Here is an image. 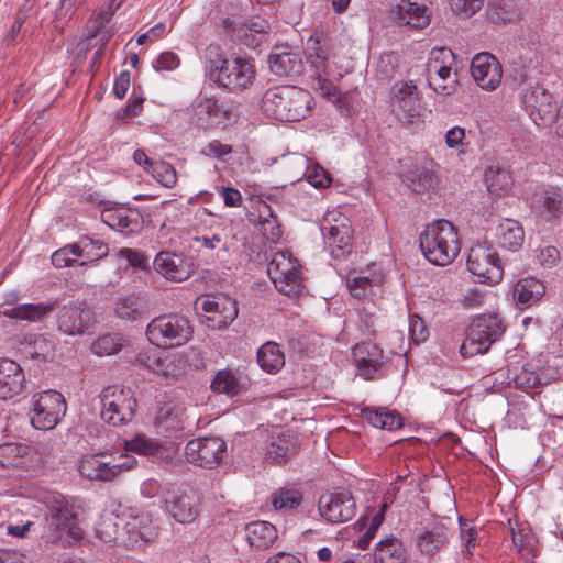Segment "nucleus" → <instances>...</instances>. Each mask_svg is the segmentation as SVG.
I'll return each instance as SVG.
<instances>
[{
    "instance_id": "3",
    "label": "nucleus",
    "mask_w": 563,
    "mask_h": 563,
    "mask_svg": "<svg viewBox=\"0 0 563 563\" xmlns=\"http://www.w3.org/2000/svg\"><path fill=\"white\" fill-rule=\"evenodd\" d=\"M261 108L275 120L297 122L310 115L313 97L308 90L296 86H277L265 91Z\"/></svg>"
},
{
    "instance_id": "49",
    "label": "nucleus",
    "mask_w": 563,
    "mask_h": 563,
    "mask_svg": "<svg viewBox=\"0 0 563 563\" xmlns=\"http://www.w3.org/2000/svg\"><path fill=\"white\" fill-rule=\"evenodd\" d=\"M211 389L214 393L234 397L241 391V384L231 371L221 369L212 379Z\"/></svg>"
},
{
    "instance_id": "27",
    "label": "nucleus",
    "mask_w": 563,
    "mask_h": 563,
    "mask_svg": "<svg viewBox=\"0 0 563 563\" xmlns=\"http://www.w3.org/2000/svg\"><path fill=\"white\" fill-rule=\"evenodd\" d=\"M269 69L279 77H296L301 75L303 64L300 55L289 51H275L268 57Z\"/></svg>"
},
{
    "instance_id": "29",
    "label": "nucleus",
    "mask_w": 563,
    "mask_h": 563,
    "mask_svg": "<svg viewBox=\"0 0 563 563\" xmlns=\"http://www.w3.org/2000/svg\"><path fill=\"white\" fill-rule=\"evenodd\" d=\"M22 353L38 363L51 362L55 357V342L43 334L30 335L23 343Z\"/></svg>"
},
{
    "instance_id": "61",
    "label": "nucleus",
    "mask_w": 563,
    "mask_h": 563,
    "mask_svg": "<svg viewBox=\"0 0 563 563\" xmlns=\"http://www.w3.org/2000/svg\"><path fill=\"white\" fill-rule=\"evenodd\" d=\"M485 0H450V7L454 14L462 18H471L484 5Z\"/></svg>"
},
{
    "instance_id": "9",
    "label": "nucleus",
    "mask_w": 563,
    "mask_h": 563,
    "mask_svg": "<svg viewBox=\"0 0 563 563\" xmlns=\"http://www.w3.org/2000/svg\"><path fill=\"white\" fill-rule=\"evenodd\" d=\"M267 274L276 289L286 296L299 295L303 289L301 266L288 252H277L267 266Z\"/></svg>"
},
{
    "instance_id": "6",
    "label": "nucleus",
    "mask_w": 563,
    "mask_h": 563,
    "mask_svg": "<svg viewBox=\"0 0 563 563\" xmlns=\"http://www.w3.org/2000/svg\"><path fill=\"white\" fill-rule=\"evenodd\" d=\"M505 325L498 314H483L475 318L467 330L460 353L463 357H471L488 351L490 345L500 339Z\"/></svg>"
},
{
    "instance_id": "1",
    "label": "nucleus",
    "mask_w": 563,
    "mask_h": 563,
    "mask_svg": "<svg viewBox=\"0 0 563 563\" xmlns=\"http://www.w3.org/2000/svg\"><path fill=\"white\" fill-rule=\"evenodd\" d=\"M46 532L45 538L51 543L70 544L82 538V530L78 526L81 507L77 500L66 498L58 493H47L43 497Z\"/></svg>"
},
{
    "instance_id": "26",
    "label": "nucleus",
    "mask_w": 563,
    "mask_h": 563,
    "mask_svg": "<svg viewBox=\"0 0 563 563\" xmlns=\"http://www.w3.org/2000/svg\"><path fill=\"white\" fill-rule=\"evenodd\" d=\"M89 321V311L78 306L63 307L57 316V327L67 335L82 334Z\"/></svg>"
},
{
    "instance_id": "63",
    "label": "nucleus",
    "mask_w": 563,
    "mask_h": 563,
    "mask_svg": "<svg viewBox=\"0 0 563 563\" xmlns=\"http://www.w3.org/2000/svg\"><path fill=\"white\" fill-rule=\"evenodd\" d=\"M508 528L514 547L518 552L522 551L528 544V540L530 538L529 529L514 519L508 520Z\"/></svg>"
},
{
    "instance_id": "21",
    "label": "nucleus",
    "mask_w": 563,
    "mask_h": 563,
    "mask_svg": "<svg viewBox=\"0 0 563 563\" xmlns=\"http://www.w3.org/2000/svg\"><path fill=\"white\" fill-rule=\"evenodd\" d=\"M25 388L26 378L21 365L10 358H0V399H12Z\"/></svg>"
},
{
    "instance_id": "16",
    "label": "nucleus",
    "mask_w": 563,
    "mask_h": 563,
    "mask_svg": "<svg viewBox=\"0 0 563 563\" xmlns=\"http://www.w3.org/2000/svg\"><path fill=\"white\" fill-rule=\"evenodd\" d=\"M318 510L328 522L342 523L355 516L356 504L350 492H332L319 498Z\"/></svg>"
},
{
    "instance_id": "48",
    "label": "nucleus",
    "mask_w": 563,
    "mask_h": 563,
    "mask_svg": "<svg viewBox=\"0 0 563 563\" xmlns=\"http://www.w3.org/2000/svg\"><path fill=\"white\" fill-rule=\"evenodd\" d=\"M257 223L267 242L276 243L282 238L280 225L268 205H264L263 209L260 210Z\"/></svg>"
},
{
    "instance_id": "46",
    "label": "nucleus",
    "mask_w": 563,
    "mask_h": 563,
    "mask_svg": "<svg viewBox=\"0 0 563 563\" xmlns=\"http://www.w3.org/2000/svg\"><path fill=\"white\" fill-rule=\"evenodd\" d=\"M487 16L495 24H506L517 19L518 10L510 0H495L488 7Z\"/></svg>"
},
{
    "instance_id": "7",
    "label": "nucleus",
    "mask_w": 563,
    "mask_h": 563,
    "mask_svg": "<svg viewBox=\"0 0 563 563\" xmlns=\"http://www.w3.org/2000/svg\"><path fill=\"white\" fill-rule=\"evenodd\" d=\"M101 419L113 427L125 426L135 416L136 399L130 388L108 386L100 394Z\"/></svg>"
},
{
    "instance_id": "57",
    "label": "nucleus",
    "mask_w": 563,
    "mask_h": 563,
    "mask_svg": "<svg viewBox=\"0 0 563 563\" xmlns=\"http://www.w3.org/2000/svg\"><path fill=\"white\" fill-rule=\"evenodd\" d=\"M200 107L205 110L209 118L214 119L217 123H223L224 121H229L231 119V110L224 107L223 103L214 98H206L200 103Z\"/></svg>"
},
{
    "instance_id": "5",
    "label": "nucleus",
    "mask_w": 563,
    "mask_h": 563,
    "mask_svg": "<svg viewBox=\"0 0 563 563\" xmlns=\"http://www.w3.org/2000/svg\"><path fill=\"white\" fill-rule=\"evenodd\" d=\"M194 336L191 321L180 313L155 317L146 327L148 342L161 349H175L187 344Z\"/></svg>"
},
{
    "instance_id": "14",
    "label": "nucleus",
    "mask_w": 563,
    "mask_h": 563,
    "mask_svg": "<svg viewBox=\"0 0 563 563\" xmlns=\"http://www.w3.org/2000/svg\"><path fill=\"white\" fill-rule=\"evenodd\" d=\"M227 451V443L216 437L190 440L185 446L186 460L197 466L213 468L220 464Z\"/></svg>"
},
{
    "instance_id": "18",
    "label": "nucleus",
    "mask_w": 563,
    "mask_h": 563,
    "mask_svg": "<svg viewBox=\"0 0 563 563\" xmlns=\"http://www.w3.org/2000/svg\"><path fill=\"white\" fill-rule=\"evenodd\" d=\"M453 534L443 521L429 522L416 530L415 545L421 555L433 558L446 547Z\"/></svg>"
},
{
    "instance_id": "2",
    "label": "nucleus",
    "mask_w": 563,
    "mask_h": 563,
    "mask_svg": "<svg viewBox=\"0 0 563 563\" xmlns=\"http://www.w3.org/2000/svg\"><path fill=\"white\" fill-rule=\"evenodd\" d=\"M210 62L209 78L230 92H240L251 86L255 79V66L247 57L224 58L220 46L209 45L205 53Z\"/></svg>"
},
{
    "instance_id": "15",
    "label": "nucleus",
    "mask_w": 563,
    "mask_h": 563,
    "mask_svg": "<svg viewBox=\"0 0 563 563\" xmlns=\"http://www.w3.org/2000/svg\"><path fill=\"white\" fill-rule=\"evenodd\" d=\"M135 459L125 456L121 463L106 461L104 455L84 456L78 465L80 474L89 481L109 482L114 479L121 472L131 470Z\"/></svg>"
},
{
    "instance_id": "41",
    "label": "nucleus",
    "mask_w": 563,
    "mask_h": 563,
    "mask_svg": "<svg viewBox=\"0 0 563 563\" xmlns=\"http://www.w3.org/2000/svg\"><path fill=\"white\" fill-rule=\"evenodd\" d=\"M454 58V54L450 48L441 47V48H433L431 51V55L429 58V62L427 64L428 71L435 73L437 77H433V79L441 80V81H449L452 80V73H451V66L446 65V63Z\"/></svg>"
},
{
    "instance_id": "58",
    "label": "nucleus",
    "mask_w": 563,
    "mask_h": 563,
    "mask_svg": "<svg viewBox=\"0 0 563 563\" xmlns=\"http://www.w3.org/2000/svg\"><path fill=\"white\" fill-rule=\"evenodd\" d=\"M358 328L365 336H373L376 332V307L374 305L363 306L360 311Z\"/></svg>"
},
{
    "instance_id": "11",
    "label": "nucleus",
    "mask_w": 563,
    "mask_h": 563,
    "mask_svg": "<svg viewBox=\"0 0 563 563\" xmlns=\"http://www.w3.org/2000/svg\"><path fill=\"white\" fill-rule=\"evenodd\" d=\"M467 269L478 277L479 283L498 284L504 269L498 253L487 244H476L471 247L467 256Z\"/></svg>"
},
{
    "instance_id": "22",
    "label": "nucleus",
    "mask_w": 563,
    "mask_h": 563,
    "mask_svg": "<svg viewBox=\"0 0 563 563\" xmlns=\"http://www.w3.org/2000/svg\"><path fill=\"white\" fill-rule=\"evenodd\" d=\"M194 241L203 250L216 251L217 257L221 258L234 245V235L228 225L218 223L195 236Z\"/></svg>"
},
{
    "instance_id": "25",
    "label": "nucleus",
    "mask_w": 563,
    "mask_h": 563,
    "mask_svg": "<svg viewBox=\"0 0 563 563\" xmlns=\"http://www.w3.org/2000/svg\"><path fill=\"white\" fill-rule=\"evenodd\" d=\"M536 208L543 220L559 224L563 216V191L554 187L544 190L536 199Z\"/></svg>"
},
{
    "instance_id": "44",
    "label": "nucleus",
    "mask_w": 563,
    "mask_h": 563,
    "mask_svg": "<svg viewBox=\"0 0 563 563\" xmlns=\"http://www.w3.org/2000/svg\"><path fill=\"white\" fill-rule=\"evenodd\" d=\"M76 244L78 247L77 256L85 257L87 260L79 263L81 266L87 265L88 263H97L109 253V247L106 243L88 236L80 239Z\"/></svg>"
},
{
    "instance_id": "19",
    "label": "nucleus",
    "mask_w": 563,
    "mask_h": 563,
    "mask_svg": "<svg viewBox=\"0 0 563 563\" xmlns=\"http://www.w3.org/2000/svg\"><path fill=\"white\" fill-rule=\"evenodd\" d=\"M471 74L477 85L487 91L495 90L500 85L503 78L500 63L493 54L486 52L473 57Z\"/></svg>"
},
{
    "instance_id": "17",
    "label": "nucleus",
    "mask_w": 563,
    "mask_h": 563,
    "mask_svg": "<svg viewBox=\"0 0 563 563\" xmlns=\"http://www.w3.org/2000/svg\"><path fill=\"white\" fill-rule=\"evenodd\" d=\"M324 242L333 249L332 253L339 257L352 249L353 231L350 220L341 214H329L321 227Z\"/></svg>"
},
{
    "instance_id": "12",
    "label": "nucleus",
    "mask_w": 563,
    "mask_h": 563,
    "mask_svg": "<svg viewBox=\"0 0 563 563\" xmlns=\"http://www.w3.org/2000/svg\"><path fill=\"white\" fill-rule=\"evenodd\" d=\"M521 101L525 110L539 128L551 126L555 119L556 104L545 88L539 84L527 86L521 91Z\"/></svg>"
},
{
    "instance_id": "39",
    "label": "nucleus",
    "mask_w": 563,
    "mask_h": 563,
    "mask_svg": "<svg viewBox=\"0 0 563 563\" xmlns=\"http://www.w3.org/2000/svg\"><path fill=\"white\" fill-rule=\"evenodd\" d=\"M485 184L489 194L506 196L514 186L510 172L499 166H489L485 172Z\"/></svg>"
},
{
    "instance_id": "24",
    "label": "nucleus",
    "mask_w": 563,
    "mask_h": 563,
    "mask_svg": "<svg viewBox=\"0 0 563 563\" xmlns=\"http://www.w3.org/2000/svg\"><path fill=\"white\" fill-rule=\"evenodd\" d=\"M155 271L174 282L186 280L191 273L190 264L181 255L168 251L159 252L153 262Z\"/></svg>"
},
{
    "instance_id": "36",
    "label": "nucleus",
    "mask_w": 563,
    "mask_h": 563,
    "mask_svg": "<svg viewBox=\"0 0 563 563\" xmlns=\"http://www.w3.org/2000/svg\"><path fill=\"white\" fill-rule=\"evenodd\" d=\"M362 416L375 428L393 431L402 427L401 417L395 410L384 407L365 408L362 410Z\"/></svg>"
},
{
    "instance_id": "4",
    "label": "nucleus",
    "mask_w": 563,
    "mask_h": 563,
    "mask_svg": "<svg viewBox=\"0 0 563 563\" xmlns=\"http://www.w3.org/2000/svg\"><path fill=\"white\" fill-rule=\"evenodd\" d=\"M420 249L424 257L434 265L445 266L460 253V241L455 227L446 220L428 225L420 235Z\"/></svg>"
},
{
    "instance_id": "28",
    "label": "nucleus",
    "mask_w": 563,
    "mask_h": 563,
    "mask_svg": "<svg viewBox=\"0 0 563 563\" xmlns=\"http://www.w3.org/2000/svg\"><path fill=\"white\" fill-rule=\"evenodd\" d=\"M497 244L508 251H518L525 241L522 225L512 219H504L495 230Z\"/></svg>"
},
{
    "instance_id": "52",
    "label": "nucleus",
    "mask_w": 563,
    "mask_h": 563,
    "mask_svg": "<svg viewBox=\"0 0 563 563\" xmlns=\"http://www.w3.org/2000/svg\"><path fill=\"white\" fill-rule=\"evenodd\" d=\"M164 357L158 356V354L154 351H147L140 353L136 356V362L150 369L153 373L162 374L165 377H176L179 375V371L177 369H167V367H164L163 365Z\"/></svg>"
},
{
    "instance_id": "60",
    "label": "nucleus",
    "mask_w": 563,
    "mask_h": 563,
    "mask_svg": "<svg viewBox=\"0 0 563 563\" xmlns=\"http://www.w3.org/2000/svg\"><path fill=\"white\" fill-rule=\"evenodd\" d=\"M124 449L139 454L154 455L158 452V443L136 435L132 440L124 441Z\"/></svg>"
},
{
    "instance_id": "55",
    "label": "nucleus",
    "mask_w": 563,
    "mask_h": 563,
    "mask_svg": "<svg viewBox=\"0 0 563 563\" xmlns=\"http://www.w3.org/2000/svg\"><path fill=\"white\" fill-rule=\"evenodd\" d=\"M407 180L409 186L417 194H423L424 191L432 188L435 183L433 173L426 167L409 172L407 175Z\"/></svg>"
},
{
    "instance_id": "51",
    "label": "nucleus",
    "mask_w": 563,
    "mask_h": 563,
    "mask_svg": "<svg viewBox=\"0 0 563 563\" xmlns=\"http://www.w3.org/2000/svg\"><path fill=\"white\" fill-rule=\"evenodd\" d=\"M220 308L227 309L228 313L224 314L223 320H219L222 327L230 324L238 316L236 302L231 299L218 300L214 298H207L202 301L201 309L205 312L218 313Z\"/></svg>"
},
{
    "instance_id": "38",
    "label": "nucleus",
    "mask_w": 563,
    "mask_h": 563,
    "mask_svg": "<svg viewBox=\"0 0 563 563\" xmlns=\"http://www.w3.org/2000/svg\"><path fill=\"white\" fill-rule=\"evenodd\" d=\"M544 292L543 283L536 278L521 279L514 287V295L518 303L526 308L537 303Z\"/></svg>"
},
{
    "instance_id": "62",
    "label": "nucleus",
    "mask_w": 563,
    "mask_h": 563,
    "mask_svg": "<svg viewBox=\"0 0 563 563\" xmlns=\"http://www.w3.org/2000/svg\"><path fill=\"white\" fill-rule=\"evenodd\" d=\"M115 313L125 320H136L141 317V305L136 299L125 298L117 303Z\"/></svg>"
},
{
    "instance_id": "53",
    "label": "nucleus",
    "mask_w": 563,
    "mask_h": 563,
    "mask_svg": "<svg viewBox=\"0 0 563 563\" xmlns=\"http://www.w3.org/2000/svg\"><path fill=\"white\" fill-rule=\"evenodd\" d=\"M27 446L20 443L0 444V464L4 467H16L23 463Z\"/></svg>"
},
{
    "instance_id": "43",
    "label": "nucleus",
    "mask_w": 563,
    "mask_h": 563,
    "mask_svg": "<svg viewBox=\"0 0 563 563\" xmlns=\"http://www.w3.org/2000/svg\"><path fill=\"white\" fill-rule=\"evenodd\" d=\"M164 367L167 369H177L179 375L185 371V366L198 369L203 366V360L198 349L189 347L180 353H175L170 356H166L163 360Z\"/></svg>"
},
{
    "instance_id": "8",
    "label": "nucleus",
    "mask_w": 563,
    "mask_h": 563,
    "mask_svg": "<svg viewBox=\"0 0 563 563\" xmlns=\"http://www.w3.org/2000/svg\"><path fill=\"white\" fill-rule=\"evenodd\" d=\"M162 498L166 512L177 522L190 523L199 514V494L187 484H168L162 490Z\"/></svg>"
},
{
    "instance_id": "56",
    "label": "nucleus",
    "mask_w": 563,
    "mask_h": 563,
    "mask_svg": "<svg viewBox=\"0 0 563 563\" xmlns=\"http://www.w3.org/2000/svg\"><path fill=\"white\" fill-rule=\"evenodd\" d=\"M122 347V339L118 335H102L92 344V351L99 356L113 355Z\"/></svg>"
},
{
    "instance_id": "54",
    "label": "nucleus",
    "mask_w": 563,
    "mask_h": 563,
    "mask_svg": "<svg viewBox=\"0 0 563 563\" xmlns=\"http://www.w3.org/2000/svg\"><path fill=\"white\" fill-rule=\"evenodd\" d=\"M148 173L157 183L166 188H173L177 184L176 169L167 162L155 161Z\"/></svg>"
},
{
    "instance_id": "59",
    "label": "nucleus",
    "mask_w": 563,
    "mask_h": 563,
    "mask_svg": "<svg viewBox=\"0 0 563 563\" xmlns=\"http://www.w3.org/2000/svg\"><path fill=\"white\" fill-rule=\"evenodd\" d=\"M77 244H67L55 251L52 255V264L57 268H64L77 262Z\"/></svg>"
},
{
    "instance_id": "40",
    "label": "nucleus",
    "mask_w": 563,
    "mask_h": 563,
    "mask_svg": "<svg viewBox=\"0 0 563 563\" xmlns=\"http://www.w3.org/2000/svg\"><path fill=\"white\" fill-rule=\"evenodd\" d=\"M257 363L264 372L275 374L285 365L284 352L277 343L266 342L257 351Z\"/></svg>"
},
{
    "instance_id": "37",
    "label": "nucleus",
    "mask_w": 563,
    "mask_h": 563,
    "mask_svg": "<svg viewBox=\"0 0 563 563\" xmlns=\"http://www.w3.org/2000/svg\"><path fill=\"white\" fill-rule=\"evenodd\" d=\"M374 556V563H404L407 559L402 542L395 537L380 540Z\"/></svg>"
},
{
    "instance_id": "10",
    "label": "nucleus",
    "mask_w": 563,
    "mask_h": 563,
    "mask_svg": "<svg viewBox=\"0 0 563 563\" xmlns=\"http://www.w3.org/2000/svg\"><path fill=\"white\" fill-rule=\"evenodd\" d=\"M63 395L49 389L32 396L31 423L38 430L53 429L66 413Z\"/></svg>"
},
{
    "instance_id": "20",
    "label": "nucleus",
    "mask_w": 563,
    "mask_h": 563,
    "mask_svg": "<svg viewBox=\"0 0 563 563\" xmlns=\"http://www.w3.org/2000/svg\"><path fill=\"white\" fill-rule=\"evenodd\" d=\"M352 354L360 375L365 379L379 376L386 366L387 360L377 344L369 342L356 344Z\"/></svg>"
},
{
    "instance_id": "42",
    "label": "nucleus",
    "mask_w": 563,
    "mask_h": 563,
    "mask_svg": "<svg viewBox=\"0 0 563 563\" xmlns=\"http://www.w3.org/2000/svg\"><path fill=\"white\" fill-rule=\"evenodd\" d=\"M57 307V302H48V303H27L20 305L12 308L5 314L12 319L19 320H27L31 322H36L52 313Z\"/></svg>"
},
{
    "instance_id": "34",
    "label": "nucleus",
    "mask_w": 563,
    "mask_h": 563,
    "mask_svg": "<svg viewBox=\"0 0 563 563\" xmlns=\"http://www.w3.org/2000/svg\"><path fill=\"white\" fill-rule=\"evenodd\" d=\"M102 220L110 228L124 234L133 233L140 227L139 214L123 208L106 210L102 212Z\"/></svg>"
},
{
    "instance_id": "45",
    "label": "nucleus",
    "mask_w": 563,
    "mask_h": 563,
    "mask_svg": "<svg viewBox=\"0 0 563 563\" xmlns=\"http://www.w3.org/2000/svg\"><path fill=\"white\" fill-rule=\"evenodd\" d=\"M296 452V443L290 433H280L269 444L266 457L273 462H282Z\"/></svg>"
},
{
    "instance_id": "13",
    "label": "nucleus",
    "mask_w": 563,
    "mask_h": 563,
    "mask_svg": "<svg viewBox=\"0 0 563 563\" xmlns=\"http://www.w3.org/2000/svg\"><path fill=\"white\" fill-rule=\"evenodd\" d=\"M390 107L399 121L412 123L421 113V97L417 85L410 81H397L390 89Z\"/></svg>"
},
{
    "instance_id": "23",
    "label": "nucleus",
    "mask_w": 563,
    "mask_h": 563,
    "mask_svg": "<svg viewBox=\"0 0 563 563\" xmlns=\"http://www.w3.org/2000/svg\"><path fill=\"white\" fill-rule=\"evenodd\" d=\"M391 14L397 24L408 25L412 29H423L430 23L428 7L411 0H398Z\"/></svg>"
},
{
    "instance_id": "47",
    "label": "nucleus",
    "mask_w": 563,
    "mask_h": 563,
    "mask_svg": "<svg viewBox=\"0 0 563 563\" xmlns=\"http://www.w3.org/2000/svg\"><path fill=\"white\" fill-rule=\"evenodd\" d=\"M271 503L276 510H292L302 503V494L295 487H283L271 496Z\"/></svg>"
},
{
    "instance_id": "35",
    "label": "nucleus",
    "mask_w": 563,
    "mask_h": 563,
    "mask_svg": "<svg viewBox=\"0 0 563 563\" xmlns=\"http://www.w3.org/2000/svg\"><path fill=\"white\" fill-rule=\"evenodd\" d=\"M382 275L378 273L365 274V272H352L346 276V287L355 298H364L378 288L382 284Z\"/></svg>"
},
{
    "instance_id": "64",
    "label": "nucleus",
    "mask_w": 563,
    "mask_h": 563,
    "mask_svg": "<svg viewBox=\"0 0 563 563\" xmlns=\"http://www.w3.org/2000/svg\"><path fill=\"white\" fill-rule=\"evenodd\" d=\"M536 263L545 268L554 267L560 261V252L555 246L545 245L537 250Z\"/></svg>"
},
{
    "instance_id": "31",
    "label": "nucleus",
    "mask_w": 563,
    "mask_h": 563,
    "mask_svg": "<svg viewBox=\"0 0 563 563\" xmlns=\"http://www.w3.org/2000/svg\"><path fill=\"white\" fill-rule=\"evenodd\" d=\"M554 378V372L544 368H534L532 365H523L512 377L517 388L534 389L548 385Z\"/></svg>"
},
{
    "instance_id": "30",
    "label": "nucleus",
    "mask_w": 563,
    "mask_h": 563,
    "mask_svg": "<svg viewBox=\"0 0 563 563\" xmlns=\"http://www.w3.org/2000/svg\"><path fill=\"white\" fill-rule=\"evenodd\" d=\"M307 62L314 69L318 78L325 75L329 49L322 34L311 35L306 43Z\"/></svg>"
},
{
    "instance_id": "50",
    "label": "nucleus",
    "mask_w": 563,
    "mask_h": 563,
    "mask_svg": "<svg viewBox=\"0 0 563 563\" xmlns=\"http://www.w3.org/2000/svg\"><path fill=\"white\" fill-rule=\"evenodd\" d=\"M186 419L185 409L172 407L162 409L156 418V422L166 430L178 432L186 428Z\"/></svg>"
},
{
    "instance_id": "33",
    "label": "nucleus",
    "mask_w": 563,
    "mask_h": 563,
    "mask_svg": "<svg viewBox=\"0 0 563 563\" xmlns=\"http://www.w3.org/2000/svg\"><path fill=\"white\" fill-rule=\"evenodd\" d=\"M246 540L250 547L264 550L277 539V529L267 521H254L246 526Z\"/></svg>"
},
{
    "instance_id": "32",
    "label": "nucleus",
    "mask_w": 563,
    "mask_h": 563,
    "mask_svg": "<svg viewBox=\"0 0 563 563\" xmlns=\"http://www.w3.org/2000/svg\"><path fill=\"white\" fill-rule=\"evenodd\" d=\"M268 32L269 23L264 19L256 18L241 25L236 30V37L241 44L255 49L266 40Z\"/></svg>"
}]
</instances>
